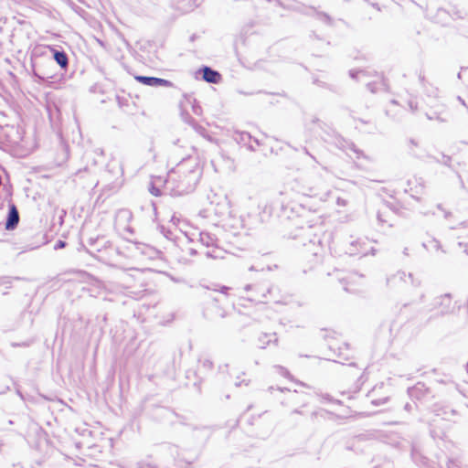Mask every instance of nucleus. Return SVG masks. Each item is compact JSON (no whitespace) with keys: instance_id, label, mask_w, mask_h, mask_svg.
I'll return each instance as SVG.
<instances>
[{"instance_id":"obj_1","label":"nucleus","mask_w":468,"mask_h":468,"mask_svg":"<svg viewBox=\"0 0 468 468\" xmlns=\"http://www.w3.org/2000/svg\"><path fill=\"white\" fill-rule=\"evenodd\" d=\"M201 176L202 165L198 157L189 154L168 172L165 186L175 196L188 194L195 190Z\"/></svg>"},{"instance_id":"obj_2","label":"nucleus","mask_w":468,"mask_h":468,"mask_svg":"<svg viewBox=\"0 0 468 468\" xmlns=\"http://www.w3.org/2000/svg\"><path fill=\"white\" fill-rule=\"evenodd\" d=\"M323 229L321 227L308 225L300 227L292 234L290 238L296 239L298 245L304 249L306 254L314 257H321L325 252V245L323 241Z\"/></svg>"},{"instance_id":"obj_3","label":"nucleus","mask_w":468,"mask_h":468,"mask_svg":"<svg viewBox=\"0 0 468 468\" xmlns=\"http://www.w3.org/2000/svg\"><path fill=\"white\" fill-rule=\"evenodd\" d=\"M454 306L450 293H444L433 298L432 302L426 306L428 312L438 311V314L445 315L452 313Z\"/></svg>"},{"instance_id":"obj_4","label":"nucleus","mask_w":468,"mask_h":468,"mask_svg":"<svg viewBox=\"0 0 468 468\" xmlns=\"http://www.w3.org/2000/svg\"><path fill=\"white\" fill-rule=\"evenodd\" d=\"M199 242L207 248L205 255L207 258L222 259L224 251L218 248V239L214 235L202 231L199 233Z\"/></svg>"},{"instance_id":"obj_5","label":"nucleus","mask_w":468,"mask_h":468,"mask_svg":"<svg viewBox=\"0 0 468 468\" xmlns=\"http://www.w3.org/2000/svg\"><path fill=\"white\" fill-rule=\"evenodd\" d=\"M210 199V208L217 216L224 218L230 216L229 202L226 196H217L214 194L212 197H208Z\"/></svg>"},{"instance_id":"obj_6","label":"nucleus","mask_w":468,"mask_h":468,"mask_svg":"<svg viewBox=\"0 0 468 468\" xmlns=\"http://www.w3.org/2000/svg\"><path fill=\"white\" fill-rule=\"evenodd\" d=\"M367 242L366 239H356L349 241L346 247V253L350 256L362 255L366 256L368 253L367 248Z\"/></svg>"},{"instance_id":"obj_7","label":"nucleus","mask_w":468,"mask_h":468,"mask_svg":"<svg viewBox=\"0 0 468 468\" xmlns=\"http://www.w3.org/2000/svg\"><path fill=\"white\" fill-rule=\"evenodd\" d=\"M133 214L129 209L122 208L117 211L115 215V226L122 230H130L129 222Z\"/></svg>"},{"instance_id":"obj_8","label":"nucleus","mask_w":468,"mask_h":468,"mask_svg":"<svg viewBox=\"0 0 468 468\" xmlns=\"http://www.w3.org/2000/svg\"><path fill=\"white\" fill-rule=\"evenodd\" d=\"M135 80L146 86L151 87H172L173 83L167 80L156 78V77H148V76H135Z\"/></svg>"},{"instance_id":"obj_9","label":"nucleus","mask_w":468,"mask_h":468,"mask_svg":"<svg viewBox=\"0 0 468 468\" xmlns=\"http://www.w3.org/2000/svg\"><path fill=\"white\" fill-rule=\"evenodd\" d=\"M20 220L18 210L15 204L9 205V210L5 221V229L6 230H14Z\"/></svg>"},{"instance_id":"obj_10","label":"nucleus","mask_w":468,"mask_h":468,"mask_svg":"<svg viewBox=\"0 0 468 468\" xmlns=\"http://www.w3.org/2000/svg\"><path fill=\"white\" fill-rule=\"evenodd\" d=\"M433 411L437 416H441L444 420H450L452 416L457 415V411L449 405L436 403L433 406Z\"/></svg>"},{"instance_id":"obj_11","label":"nucleus","mask_w":468,"mask_h":468,"mask_svg":"<svg viewBox=\"0 0 468 468\" xmlns=\"http://www.w3.org/2000/svg\"><path fill=\"white\" fill-rule=\"evenodd\" d=\"M200 71L202 72V79L208 83L216 84L220 80V74L209 67L204 66Z\"/></svg>"},{"instance_id":"obj_12","label":"nucleus","mask_w":468,"mask_h":468,"mask_svg":"<svg viewBox=\"0 0 468 468\" xmlns=\"http://www.w3.org/2000/svg\"><path fill=\"white\" fill-rule=\"evenodd\" d=\"M406 273L399 271L388 279V284L391 289H401L406 285Z\"/></svg>"},{"instance_id":"obj_13","label":"nucleus","mask_w":468,"mask_h":468,"mask_svg":"<svg viewBox=\"0 0 468 468\" xmlns=\"http://www.w3.org/2000/svg\"><path fill=\"white\" fill-rule=\"evenodd\" d=\"M377 79L378 80L368 82L367 84V89L373 93L379 90H386L388 89V84L381 75H377Z\"/></svg>"},{"instance_id":"obj_14","label":"nucleus","mask_w":468,"mask_h":468,"mask_svg":"<svg viewBox=\"0 0 468 468\" xmlns=\"http://www.w3.org/2000/svg\"><path fill=\"white\" fill-rule=\"evenodd\" d=\"M53 58L61 67V69H66L68 67L69 59L64 51L53 49Z\"/></svg>"},{"instance_id":"obj_15","label":"nucleus","mask_w":468,"mask_h":468,"mask_svg":"<svg viewBox=\"0 0 468 468\" xmlns=\"http://www.w3.org/2000/svg\"><path fill=\"white\" fill-rule=\"evenodd\" d=\"M259 346L261 348H265L271 343H276L278 338L276 337V334H261L259 337Z\"/></svg>"},{"instance_id":"obj_16","label":"nucleus","mask_w":468,"mask_h":468,"mask_svg":"<svg viewBox=\"0 0 468 468\" xmlns=\"http://www.w3.org/2000/svg\"><path fill=\"white\" fill-rule=\"evenodd\" d=\"M99 252H101V255L99 256V259L104 262L111 263L112 262V256L113 254H118V251L115 248H112L111 245L109 247L105 248V250L102 251L101 250H97Z\"/></svg>"},{"instance_id":"obj_17","label":"nucleus","mask_w":468,"mask_h":468,"mask_svg":"<svg viewBox=\"0 0 468 468\" xmlns=\"http://www.w3.org/2000/svg\"><path fill=\"white\" fill-rule=\"evenodd\" d=\"M360 279H361V276H358L357 274L353 273V274H350L347 277L341 278L340 281H341V282L344 283V289L346 292H354L356 290L355 288L350 287L349 285H350L351 282H356L357 280H360Z\"/></svg>"},{"instance_id":"obj_18","label":"nucleus","mask_w":468,"mask_h":468,"mask_svg":"<svg viewBox=\"0 0 468 468\" xmlns=\"http://www.w3.org/2000/svg\"><path fill=\"white\" fill-rule=\"evenodd\" d=\"M425 296H426V292L421 288H419L418 292H411V304L422 303L425 299Z\"/></svg>"},{"instance_id":"obj_19","label":"nucleus","mask_w":468,"mask_h":468,"mask_svg":"<svg viewBox=\"0 0 468 468\" xmlns=\"http://www.w3.org/2000/svg\"><path fill=\"white\" fill-rule=\"evenodd\" d=\"M420 80L423 88L425 89V91H426L428 96L434 97V96L437 95V92H438L437 88L433 87L432 85L426 86L424 78L421 77V76H420Z\"/></svg>"},{"instance_id":"obj_20","label":"nucleus","mask_w":468,"mask_h":468,"mask_svg":"<svg viewBox=\"0 0 468 468\" xmlns=\"http://www.w3.org/2000/svg\"><path fill=\"white\" fill-rule=\"evenodd\" d=\"M448 468H468V465L463 463L460 458L450 459L447 463Z\"/></svg>"},{"instance_id":"obj_21","label":"nucleus","mask_w":468,"mask_h":468,"mask_svg":"<svg viewBox=\"0 0 468 468\" xmlns=\"http://www.w3.org/2000/svg\"><path fill=\"white\" fill-rule=\"evenodd\" d=\"M349 75L352 79H356L357 80H363L367 76V71L366 70H350Z\"/></svg>"},{"instance_id":"obj_22","label":"nucleus","mask_w":468,"mask_h":468,"mask_svg":"<svg viewBox=\"0 0 468 468\" xmlns=\"http://www.w3.org/2000/svg\"><path fill=\"white\" fill-rule=\"evenodd\" d=\"M240 140L244 143L249 144V148L251 151H255V147L250 144L252 137L249 133H240Z\"/></svg>"},{"instance_id":"obj_23","label":"nucleus","mask_w":468,"mask_h":468,"mask_svg":"<svg viewBox=\"0 0 468 468\" xmlns=\"http://www.w3.org/2000/svg\"><path fill=\"white\" fill-rule=\"evenodd\" d=\"M417 186H415V193L416 194H421L422 190L424 188V181L421 177L415 178Z\"/></svg>"},{"instance_id":"obj_24","label":"nucleus","mask_w":468,"mask_h":468,"mask_svg":"<svg viewBox=\"0 0 468 468\" xmlns=\"http://www.w3.org/2000/svg\"><path fill=\"white\" fill-rule=\"evenodd\" d=\"M451 161H452V157L447 155V154H441V159H437L438 163H441V164H443L444 165H447V166L451 165Z\"/></svg>"},{"instance_id":"obj_25","label":"nucleus","mask_w":468,"mask_h":468,"mask_svg":"<svg viewBox=\"0 0 468 468\" xmlns=\"http://www.w3.org/2000/svg\"><path fill=\"white\" fill-rule=\"evenodd\" d=\"M422 388H424V385L421 384V383H418L417 385H415L414 387H411V393H410V396L411 397H416L417 399H419L417 397V392L419 390H422Z\"/></svg>"},{"instance_id":"obj_26","label":"nucleus","mask_w":468,"mask_h":468,"mask_svg":"<svg viewBox=\"0 0 468 468\" xmlns=\"http://www.w3.org/2000/svg\"><path fill=\"white\" fill-rule=\"evenodd\" d=\"M429 120H437L438 122H446V119L441 117V115L434 113L433 115H427Z\"/></svg>"},{"instance_id":"obj_27","label":"nucleus","mask_w":468,"mask_h":468,"mask_svg":"<svg viewBox=\"0 0 468 468\" xmlns=\"http://www.w3.org/2000/svg\"><path fill=\"white\" fill-rule=\"evenodd\" d=\"M274 367L277 369L278 373H280L282 376L289 377L290 374H289V372L287 371L286 368H284V367H282L281 366H275Z\"/></svg>"},{"instance_id":"obj_28","label":"nucleus","mask_w":468,"mask_h":468,"mask_svg":"<svg viewBox=\"0 0 468 468\" xmlns=\"http://www.w3.org/2000/svg\"><path fill=\"white\" fill-rule=\"evenodd\" d=\"M349 150L355 153L357 158H359L360 154H362V153L358 149H356V147L354 144H351L349 146Z\"/></svg>"},{"instance_id":"obj_29","label":"nucleus","mask_w":468,"mask_h":468,"mask_svg":"<svg viewBox=\"0 0 468 468\" xmlns=\"http://www.w3.org/2000/svg\"><path fill=\"white\" fill-rule=\"evenodd\" d=\"M66 245V242L65 241H62V240H58L56 245H55V250H58V249H62L64 248Z\"/></svg>"},{"instance_id":"obj_30","label":"nucleus","mask_w":468,"mask_h":468,"mask_svg":"<svg viewBox=\"0 0 468 468\" xmlns=\"http://www.w3.org/2000/svg\"><path fill=\"white\" fill-rule=\"evenodd\" d=\"M336 204L338 206H342V207H345L346 205V200L344 199V198H341V197H337L336 198Z\"/></svg>"},{"instance_id":"obj_31","label":"nucleus","mask_w":468,"mask_h":468,"mask_svg":"<svg viewBox=\"0 0 468 468\" xmlns=\"http://www.w3.org/2000/svg\"><path fill=\"white\" fill-rule=\"evenodd\" d=\"M467 70H468V68H466V67H462V68H461L460 72L457 74V78H458L459 80H462V78H463V74L465 71H467Z\"/></svg>"},{"instance_id":"obj_32","label":"nucleus","mask_w":468,"mask_h":468,"mask_svg":"<svg viewBox=\"0 0 468 468\" xmlns=\"http://www.w3.org/2000/svg\"><path fill=\"white\" fill-rule=\"evenodd\" d=\"M137 468H155L150 464H144V463H138Z\"/></svg>"},{"instance_id":"obj_33","label":"nucleus","mask_w":468,"mask_h":468,"mask_svg":"<svg viewBox=\"0 0 468 468\" xmlns=\"http://www.w3.org/2000/svg\"><path fill=\"white\" fill-rule=\"evenodd\" d=\"M151 193H152L154 196H156V197H158V196H160V195H161L160 190H159V189H157V188H153V189L151 190Z\"/></svg>"},{"instance_id":"obj_34","label":"nucleus","mask_w":468,"mask_h":468,"mask_svg":"<svg viewBox=\"0 0 468 468\" xmlns=\"http://www.w3.org/2000/svg\"><path fill=\"white\" fill-rule=\"evenodd\" d=\"M457 176H458V178H459V180H460V186H461V187H462V188H465L464 182H463V178H462V176H461V175H460L459 173H457Z\"/></svg>"},{"instance_id":"obj_35","label":"nucleus","mask_w":468,"mask_h":468,"mask_svg":"<svg viewBox=\"0 0 468 468\" xmlns=\"http://www.w3.org/2000/svg\"><path fill=\"white\" fill-rule=\"evenodd\" d=\"M303 151H304V153H305L307 155H309L313 160L316 161L315 157H314L313 154H311L309 153V151L307 150V148H305V147H304V148H303Z\"/></svg>"},{"instance_id":"obj_36","label":"nucleus","mask_w":468,"mask_h":468,"mask_svg":"<svg viewBox=\"0 0 468 468\" xmlns=\"http://www.w3.org/2000/svg\"><path fill=\"white\" fill-rule=\"evenodd\" d=\"M229 287L227 286H222L221 289H220V292L222 293H227V292L229 291Z\"/></svg>"},{"instance_id":"obj_37","label":"nucleus","mask_w":468,"mask_h":468,"mask_svg":"<svg viewBox=\"0 0 468 468\" xmlns=\"http://www.w3.org/2000/svg\"><path fill=\"white\" fill-rule=\"evenodd\" d=\"M457 100H458V101H459L463 105H464V106L466 107V104H465L464 101H463L460 96H458V97H457Z\"/></svg>"},{"instance_id":"obj_38","label":"nucleus","mask_w":468,"mask_h":468,"mask_svg":"<svg viewBox=\"0 0 468 468\" xmlns=\"http://www.w3.org/2000/svg\"><path fill=\"white\" fill-rule=\"evenodd\" d=\"M390 106L397 107V101H390Z\"/></svg>"},{"instance_id":"obj_39","label":"nucleus","mask_w":468,"mask_h":468,"mask_svg":"<svg viewBox=\"0 0 468 468\" xmlns=\"http://www.w3.org/2000/svg\"><path fill=\"white\" fill-rule=\"evenodd\" d=\"M416 458H417V455L411 450V459L415 461Z\"/></svg>"},{"instance_id":"obj_40","label":"nucleus","mask_w":468,"mask_h":468,"mask_svg":"<svg viewBox=\"0 0 468 468\" xmlns=\"http://www.w3.org/2000/svg\"><path fill=\"white\" fill-rule=\"evenodd\" d=\"M241 225V221L237 219V224L233 225L234 227H239Z\"/></svg>"},{"instance_id":"obj_41","label":"nucleus","mask_w":468,"mask_h":468,"mask_svg":"<svg viewBox=\"0 0 468 468\" xmlns=\"http://www.w3.org/2000/svg\"><path fill=\"white\" fill-rule=\"evenodd\" d=\"M324 19H325L326 21H328V22L330 21V17H329L327 15H324Z\"/></svg>"},{"instance_id":"obj_42","label":"nucleus","mask_w":468,"mask_h":468,"mask_svg":"<svg viewBox=\"0 0 468 468\" xmlns=\"http://www.w3.org/2000/svg\"><path fill=\"white\" fill-rule=\"evenodd\" d=\"M378 220H379V221H381V222H382V221H384V220L382 219V218H381V214H380V213H378Z\"/></svg>"},{"instance_id":"obj_43","label":"nucleus","mask_w":468,"mask_h":468,"mask_svg":"<svg viewBox=\"0 0 468 468\" xmlns=\"http://www.w3.org/2000/svg\"><path fill=\"white\" fill-rule=\"evenodd\" d=\"M253 142L257 144V145H260V142L258 139H253Z\"/></svg>"},{"instance_id":"obj_44","label":"nucleus","mask_w":468,"mask_h":468,"mask_svg":"<svg viewBox=\"0 0 468 468\" xmlns=\"http://www.w3.org/2000/svg\"><path fill=\"white\" fill-rule=\"evenodd\" d=\"M196 252H197V251H196L194 249H191V250H190V253H191L192 255L196 254Z\"/></svg>"},{"instance_id":"obj_45","label":"nucleus","mask_w":468,"mask_h":468,"mask_svg":"<svg viewBox=\"0 0 468 468\" xmlns=\"http://www.w3.org/2000/svg\"><path fill=\"white\" fill-rule=\"evenodd\" d=\"M250 288H251V285H246V286H245V290H246V291L250 290Z\"/></svg>"},{"instance_id":"obj_46","label":"nucleus","mask_w":468,"mask_h":468,"mask_svg":"<svg viewBox=\"0 0 468 468\" xmlns=\"http://www.w3.org/2000/svg\"><path fill=\"white\" fill-rule=\"evenodd\" d=\"M98 154H103V151H102V149H98Z\"/></svg>"},{"instance_id":"obj_47","label":"nucleus","mask_w":468,"mask_h":468,"mask_svg":"<svg viewBox=\"0 0 468 468\" xmlns=\"http://www.w3.org/2000/svg\"><path fill=\"white\" fill-rule=\"evenodd\" d=\"M98 154H103V151H102V149H98Z\"/></svg>"},{"instance_id":"obj_48","label":"nucleus","mask_w":468,"mask_h":468,"mask_svg":"<svg viewBox=\"0 0 468 468\" xmlns=\"http://www.w3.org/2000/svg\"><path fill=\"white\" fill-rule=\"evenodd\" d=\"M89 242H90V245H92L95 242V240H93L92 239H90Z\"/></svg>"},{"instance_id":"obj_49","label":"nucleus","mask_w":468,"mask_h":468,"mask_svg":"<svg viewBox=\"0 0 468 468\" xmlns=\"http://www.w3.org/2000/svg\"><path fill=\"white\" fill-rule=\"evenodd\" d=\"M390 112H391L390 109H387V111H386L387 114H390Z\"/></svg>"},{"instance_id":"obj_50","label":"nucleus","mask_w":468,"mask_h":468,"mask_svg":"<svg viewBox=\"0 0 468 468\" xmlns=\"http://www.w3.org/2000/svg\"><path fill=\"white\" fill-rule=\"evenodd\" d=\"M411 198L419 199L415 195H411Z\"/></svg>"},{"instance_id":"obj_51","label":"nucleus","mask_w":468,"mask_h":468,"mask_svg":"<svg viewBox=\"0 0 468 468\" xmlns=\"http://www.w3.org/2000/svg\"><path fill=\"white\" fill-rule=\"evenodd\" d=\"M271 291H272V288H269V289H268V292H269V293H271Z\"/></svg>"},{"instance_id":"obj_52","label":"nucleus","mask_w":468,"mask_h":468,"mask_svg":"<svg viewBox=\"0 0 468 468\" xmlns=\"http://www.w3.org/2000/svg\"><path fill=\"white\" fill-rule=\"evenodd\" d=\"M371 252L373 255L375 254V250L373 248L371 249Z\"/></svg>"},{"instance_id":"obj_53","label":"nucleus","mask_w":468,"mask_h":468,"mask_svg":"<svg viewBox=\"0 0 468 468\" xmlns=\"http://www.w3.org/2000/svg\"><path fill=\"white\" fill-rule=\"evenodd\" d=\"M307 195L313 196V195H316V193H308Z\"/></svg>"},{"instance_id":"obj_54","label":"nucleus","mask_w":468,"mask_h":468,"mask_svg":"<svg viewBox=\"0 0 468 468\" xmlns=\"http://www.w3.org/2000/svg\"><path fill=\"white\" fill-rule=\"evenodd\" d=\"M172 221H176V218L173 217Z\"/></svg>"},{"instance_id":"obj_55","label":"nucleus","mask_w":468,"mask_h":468,"mask_svg":"<svg viewBox=\"0 0 468 468\" xmlns=\"http://www.w3.org/2000/svg\"><path fill=\"white\" fill-rule=\"evenodd\" d=\"M410 144H411V145H412V144H415V143H414V141H413V140H411V141H410Z\"/></svg>"},{"instance_id":"obj_56","label":"nucleus","mask_w":468,"mask_h":468,"mask_svg":"<svg viewBox=\"0 0 468 468\" xmlns=\"http://www.w3.org/2000/svg\"><path fill=\"white\" fill-rule=\"evenodd\" d=\"M35 76H37V77H38V74H37V73H35ZM39 78H40V76H39ZM41 79H43V77H41Z\"/></svg>"}]
</instances>
